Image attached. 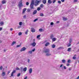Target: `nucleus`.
<instances>
[{
    "label": "nucleus",
    "instance_id": "obj_50",
    "mask_svg": "<svg viewBox=\"0 0 79 79\" xmlns=\"http://www.w3.org/2000/svg\"><path fill=\"white\" fill-rule=\"evenodd\" d=\"M35 48L33 49V50H32V52H34V51H35Z\"/></svg>",
    "mask_w": 79,
    "mask_h": 79
},
{
    "label": "nucleus",
    "instance_id": "obj_16",
    "mask_svg": "<svg viewBox=\"0 0 79 79\" xmlns=\"http://www.w3.org/2000/svg\"><path fill=\"white\" fill-rule=\"evenodd\" d=\"M2 76H5V72H3L2 73Z\"/></svg>",
    "mask_w": 79,
    "mask_h": 79
},
{
    "label": "nucleus",
    "instance_id": "obj_64",
    "mask_svg": "<svg viewBox=\"0 0 79 79\" xmlns=\"http://www.w3.org/2000/svg\"><path fill=\"white\" fill-rule=\"evenodd\" d=\"M77 44H79V41L78 42V43H77Z\"/></svg>",
    "mask_w": 79,
    "mask_h": 79
},
{
    "label": "nucleus",
    "instance_id": "obj_5",
    "mask_svg": "<svg viewBox=\"0 0 79 79\" xmlns=\"http://www.w3.org/2000/svg\"><path fill=\"white\" fill-rule=\"evenodd\" d=\"M63 66V64H61L60 65V68H62V69H63V68H64V69H66V66H64L63 67H62Z\"/></svg>",
    "mask_w": 79,
    "mask_h": 79
},
{
    "label": "nucleus",
    "instance_id": "obj_54",
    "mask_svg": "<svg viewBox=\"0 0 79 79\" xmlns=\"http://www.w3.org/2000/svg\"><path fill=\"white\" fill-rule=\"evenodd\" d=\"M50 25H53V22H51V23H50Z\"/></svg>",
    "mask_w": 79,
    "mask_h": 79
},
{
    "label": "nucleus",
    "instance_id": "obj_29",
    "mask_svg": "<svg viewBox=\"0 0 79 79\" xmlns=\"http://www.w3.org/2000/svg\"><path fill=\"white\" fill-rule=\"evenodd\" d=\"M63 20H64V21H66V20H67V18L64 17H63Z\"/></svg>",
    "mask_w": 79,
    "mask_h": 79
},
{
    "label": "nucleus",
    "instance_id": "obj_7",
    "mask_svg": "<svg viewBox=\"0 0 79 79\" xmlns=\"http://www.w3.org/2000/svg\"><path fill=\"white\" fill-rule=\"evenodd\" d=\"M16 73V71L15 70H14L11 73V76L13 77V74L15 73Z\"/></svg>",
    "mask_w": 79,
    "mask_h": 79
},
{
    "label": "nucleus",
    "instance_id": "obj_52",
    "mask_svg": "<svg viewBox=\"0 0 79 79\" xmlns=\"http://www.w3.org/2000/svg\"><path fill=\"white\" fill-rule=\"evenodd\" d=\"M21 26H19L18 27V29H19L20 28H21Z\"/></svg>",
    "mask_w": 79,
    "mask_h": 79
},
{
    "label": "nucleus",
    "instance_id": "obj_45",
    "mask_svg": "<svg viewBox=\"0 0 79 79\" xmlns=\"http://www.w3.org/2000/svg\"><path fill=\"white\" fill-rule=\"evenodd\" d=\"M58 3H59V4H61V1H58Z\"/></svg>",
    "mask_w": 79,
    "mask_h": 79
},
{
    "label": "nucleus",
    "instance_id": "obj_57",
    "mask_svg": "<svg viewBox=\"0 0 79 79\" xmlns=\"http://www.w3.org/2000/svg\"><path fill=\"white\" fill-rule=\"evenodd\" d=\"M2 29H3L2 27H0V31H1L2 30Z\"/></svg>",
    "mask_w": 79,
    "mask_h": 79
},
{
    "label": "nucleus",
    "instance_id": "obj_6",
    "mask_svg": "<svg viewBox=\"0 0 79 79\" xmlns=\"http://www.w3.org/2000/svg\"><path fill=\"white\" fill-rule=\"evenodd\" d=\"M31 31L32 32H35V30L34 28H31Z\"/></svg>",
    "mask_w": 79,
    "mask_h": 79
},
{
    "label": "nucleus",
    "instance_id": "obj_1",
    "mask_svg": "<svg viewBox=\"0 0 79 79\" xmlns=\"http://www.w3.org/2000/svg\"><path fill=\"white\" fill-rule=\"evenodd\" d=\"M39 2H40L37 1V0L32 1L30 5V8L31 9V10H32V9H35V8L34 7V5H35V6H37V5H39L38 3Z\"/></svg>",
    "mask_w": 79,
    "mask_h": 79
},
{
    "label": "nucleus",
    "instance_id": "obj_38",
    "mask_svg": "<svg viewBox=\"0 0 79 79\" xmlns=\"http://www.w3.org/2000/svg\"><path fill=\"white\" fill-rule=\"evenodd\" d=\"M71 45V44L70 43H69V45H68V46H67V47H70Z\"/></svg>",
    "mask_w": 79,
    "mask_h": 79
},
{
    "label": "nucleus",
    "instance_id": "obj_60",
    "mask_svg": "<svg viewBox=\"0 0 79 79\" xmlns=\"http://www.w3.org/2000/svg\"><path fill=\"white\" fill-rule=\"evenodd\" d=\"M69 71H71V69L70 68H69Z\"/></svg>",
    "mask_w": 79,
    "mask_h": 79
},
{
    "label": "nucleus",
    "instance_id": "obj_18",
    "mask_svg": "<svg viewBox=\"0 0 79 79\" xmlns=\"http://www.w3.org/2000/svg\"><path fill=\"white\" fill-rule=\"evenodd\" d=\"M23 71H24V72H26L27 70V68L25 67L23 69Z\"/></svg>",
    "mask_w": 79,
    "mask_h": 79
},
{
    "label": "nucleus",
    "instance_id": "obj_61",
    "mask_svg": "<svg viewBox=\"0 0 79 79\" xmlns=\"http://www.w3.org/2000/svg\"><path fill=\"white\" fill-rule=\"evenodd\" d=\"M10 73V71H8V72L7 73L8 74L9 73Z\"/></svg>",
    "mask_w": 79,
    "mask_h": 79
},
{
    "label": "nucleus",
    "instance_id": "obj_32",
    "mask_svg": "<svg viewBox=\"0 0 79 79\" xmlns=\"http://www.w3.org/2000/svg\"><path fill=\"white\" fill-rule=\"evenodd\" d=\"M21 76V73H19L17 74V77H19V76Z\"/></svg>",
    "mask_w": 79,
    "mask_h": 79
},
{
    "label": "nucleus",
    "instance_id": "obj_8",
    "mask_svg": "<svg viewBox=\"0 0 79 79\" xmlns=\"http://www.w3.org/2000/svg\"><path fill=\"white\" fill-rule=\"evenodd\" d=\"M36 45V43H35V42H34L33 43L31 44V46H33V47H35Z\"/></svg>",
    "mask_w": 79,
    "mask_h": 79
},
{
    "label": "nucleus",
    "instance_id": "obj_36",
    "mask_svg": "<svg viewBox=\"0 0 79 79\" xmlns=\"http://www.w3.org/2000/svg\"><path fill=\"white\" fill-rule=\"evenodd\" d=\"M70 62H71V60H70V59H69L68 60L67 63H70Z\"/></svg>",
    "mask_w": 79,
    "mask_h": 79
},
{
    "label": "nucleus",
    "instance_id": "obj_47",
    "mask_svg": "<svg viewBox=\"0 0 79 79\" xmlns=\"http://www.w3.org/2000/svg\"><path fill=\"white\" fill-rule=\"evenodd\" d=\"M76 57H75V56H74V57H73V60H75V59H76Z\"/></svg>",
    "mask_w": 79,
    "mask_h": 79
},
{
    "label": "nucleus",
    "instance_id": "obj_41",
    "mask_svg": "<svg viewBox=\"0 0 79 79\" xmlns=\"http://www.w3.org/2000/svg\"><path fill=\"white\" fill-rule=\"evenodd\" d=\"M38 20V19H36L34 20V22H35V21H37Z\"/></svg>",
    "mask_w": 79,
    "mask_h": 79
},
{
    "label": "nucleus",
    "instance_id": "obj_42",
    "mask_svg": "<svg viewBox=\"0 0 79 79\" xmlns=\"http://www.w3.org/2000/svg\"><path fill=\"white\" fill-rule=\"evenodd\" d=\"M40 35H38L37 37V39H39V38L40 37Z\"/></svg>",
    "mask_w": 79,
    "mask_h": 79
},
{
    "label": "nucleus",
    "instance_id": "obj_14",
    "mask_svg": "<svg viewBox=\"0 0 79 79\" xmlns=\"http://www.w3.org/2000/svg\"><path fill=\"white\" fill-rule=\"evenodd\" d=\"M28 32H29V30H28V29H27L25 32V34L26 35H27V33H28Z\"/></svg>",
    "mask_w": 79,
    "mask_h": 79
},
{
    "label": "nucleus",
    "instance_id": "obj_53",
    "mask_svg": "<svg viewBox=\"0 0 79 79\" xmlns=\"http://www.w3.org/2000/svg\"><path fill=\"white\" fill-rule=\"evenodd\" d=\"M20 46H21L20 45H17V47H20Z\"/></svg>",
    "mask_w": 79,
    "mask_h": 79
},
{
    "label": "nucleus",
    "instance_id": "obj_15",
    "mask_svg": "<svg viewBox=\"0 0 79 79\" xmlns=\"http://www.w3.org/2000/svg\"><path fill=\"white\" fill-rule=\"evenodd\" d=\"M1 26H3L4 24V22H1L0 23Z\"/></svg>",
    "mask_w": 79,
    "mask_h": 79
},
{
    "label": "nucleus",
    "instance_id": "obj_25",
    "mask_svg": "<svg viewBox=\"0 0 79 79\" xmlns=\"http://www.w3.org/2000/svg\"><path fill=\"white\" fill-rule=\"evenodd\" d=\"M16 44V42L14 41L11 44L12 46H13V45H14V44Z\"/></svg>",
    "mask_w": 79,
    "mask_h": 79
},
{
    "label": "nucleus",
    "instance_id": "obj_62",
    "mask_svg": "<svg viewBox=\"0 0 79 79\" xmlns=\"http://www.w3.org/2000/svg\"><path fill=\"white\" fill-rule=\"evenodd\" d=\"M13 30V28H11L10 29V31H12Z\"/></svg>",
    "mask_w": 79,
    "mask_h": 79
},
{
    "label": "nucleus",
    "instance_id": "obj_59",
    "mask_svg": "<svg viewBox=\"0 0 79 79\" xmlns=\"http://www.w3.org/2000/svg\"><path fill=\"white\" fill-rule=\"evenodd\" d=\"M27 76L25 77L24 79H27Z\"/></svg>",
    "mask_w": 79,
    "mask_h": 79
},
{
    "label": "nucleus",
    "instance_id": "obj_40",
    "mask_svg": "<svg viewBox=\"0 0 79 79\" xmlns=\"http://www.w3.org/2000/svg\"><path fill=\"white\" fill-rule=\"evenodd\" d=\"M27 11L28 12H30V11H31V10L30 9H28L27 10Z\"/></svg>",
    "mask_w": 79,
    "mask_h": 79
},
{
    "label": "nucleus",
    "instance_id": "obj_43",
    "mask_svg": "<svg viewBox=\"0 0 79 79\" xmlns=\"http://www.w3.org/2000/svg\"><path fill=\"white\" fill-rule=\"evenodd\" d=\"M22 35V33L21 32H19V35Z\"/></svg>",
    "mask_w": 79,
    "mask_h": 79
},
{
    "label": "nucleus",
    "instance_id": "obj_30",
    "mask_svg": "<svg viewBox=\"0 0 79 79\" xmlns=\"http://www.w3.org/2000/svg\"><path fill=\"white\" fill-rule=\"evenodd\" d=\"M72 40H72V39H70V40H69V44H71V42H72Z\"/></svg>",
    "mask_w": 79,
    "mask_h": 79
},
{
    "label": "nucleus",
    "instance_id": "obj_20",
    "mask_svg": "<svg viewBox=\"0 0 79 79\" xmlns=\"http://www.w3.org/2000/svg\"><path fill=\"white\" fill-rule=\"evenodd\" d=\"M6 3V1L5 0H3L2 2V4H4V3Z\"/></svg>",
    "mask_w": 79,
    "mask_h": 79
},
{
    "label": "nucleus",
    "instance_id": "obj_24",
    "mask_svg": "<svg viewBox=\"0 0 79 79\" xmlns=\"http://www.w3.org/2000/svg\"><path fill=\"white\" fill-rule=\"evenodd\" d=\"M62 62L63 63H65L66 62V60H65L64 59L63 60H62Z\"/></svg>",
    "mask_w": 79,
    "mask_h": 79
},
{
    "label": "nucleus",
    "instance_id": "obj_23",
    "mask_svg": "<svg viewBox=\"0 0 79 79\" xmlns=\"http://www.w3.org/2000/svg\"><path fill=\"white\" fill-rule=\"evenodd\" d=\"M26 10H27V9L26 8H24L23 10V13H24L25 12V11H26Z\"/></svg>",
    "mask_w": 79,
    "mask_h": 79
},
{
    "label": "nucleus",
    "instance_id": "obj_21",
    "mask_svg": "<svg viewBox=\"0 0 79 79\" xmlns=\"http://www.w3.org/2000/svg\"><path fill=\"white\" fill-rule=\"evenodd\" d=\"M19 70L21 71V72H23V68H21L19 69Z\"/></svg>",
    "mask_w": 79,
    "mask_h": 79
},
{
    "label": "nucleus",
    "instance_id": "obj_19",
    "mask_svg": "<svg viewBox=\"0 0 79 79\" xmlns=\"http://www.w3.org/2000/svg\"><path fill=\"white\" fill-rule=\"evenodd\" d=\"M55 45L53 44L52 45V48H55Z\"/></svg>",
    "mask_w": 79,
    "mask_h": 79
},
{
    "label": "nucleus",
    "instance_id": "obj_28",
    "mask_svg": "<svg viewBox=\"0 0 79 79\" xmlns=\"http://www.w3.org/2000/svg\"><path fill=\"white\" fill-rule=\"evenodd\" d=\"M52 42H55L56 40V38H53L52 39Z\"/></svg>",
    "mask_w": 79,
    "mask_h": 79
},
{
    "label": "nucleus",
    "instance_id": "obj_31",
    "mask_svg": "<svg viewBox=\"0 0 79 79\" xmlns=\"http://www.w3.org/2000/svg\"><path fill=\"white\" fill-rule=\"evenodd\" d=\"M40 7V8H43V7H44V5L42 4H41Z\"/></svg>",
    "mask_w": 79,
    "mask_h": 79
},
{
    "label": "nucleus",
    "instance_id": "obj_11",
    "mask_svg": "<svg viewBox=\"0 0 79 79\" xmlns=\"http://www.w3.org/2000/svg\"><path fill=\"white\" fill-rule=\"evenodd\" d=\"M50 45V43L48 42H47L45 44V46L46 47H47L48 46Z\"/></svg>",
    "mask_w": 79,
    "mask_h": 79
},
{
    "label": "nucleus",
    "instance_id": "obj_49",
    "mask_svg": "<svg viewBox=\"0 0 79 79\" xmlns=\"http://www.w3.org/2000/svg\"><path fill=\"white\" fill-rule=\"evenodd\" d=\"M27 62L28 63H29V62H30V59H28L27 60Z\"/></svg>",
    "mask_w": 79,
    "mask_h": 79
},
{
    "label": "nucleus",
    "instance_id": "obj_17",
    "mask_svg": "<svg viewBox=\"0 0 79 79\" xmlns=\"http://www.w3.org/2000/svg\"><path fill=\"white\" fill-rule=\"evenodd\" d=\"M71 48H68V50H67V51L68 52H71Z\"/></svg>",
    "mask_w": 79,
    "mask_h": 79
},
{
    "label": "nucleus",
    "instance_id": "obj_33",
    "mask_svg": "<svg viewBox=\"0 0 79 79\" xmlns=\"http://www.w3.org/2000/svg\"><path fill=\"white\" fill-rule=\"evenodd\" d=\"M22 24H23V22H19V25L20 26H21V25H22Z\"/></svg>",
    "mask_w": 79,
    "mask_h": 79
},
{
    "label": "nucleus",
    "instance_id": "obj_34",
    "mask_svg": "<svg viewBox=\"0 0 79 79\" xmlns=\"http://www.w3.org/2000/svg\"><path fill=\"white\" fill-rule=\"evenodd\" d=\"M40 7H38L37 9V10L38 11H40Z\"/></svg>",
    "mask_w": 79,
    "mask_h": 79
},
{
    "label": "nucleus",
    "instance_id": "obj_12",
    "mask_svg": "<svg viewBox=\"0 0 79 79\" xmlns=\"http://www.w3.org/2000/svg\"><path fill=\"white\" fill-rule=\"evenodd\" d=\"M43 3L44 4H46L47 3V0H43Z\"/></svg>",
    "mask_w": 79,
    "mask_h": 79
},
{
    "label": "nucleus",
    "instance_id": "obj_4",
    "mask_svg": "<svg viewBox=\"0 0 79 79\" xmlns=\"http://www.w3.org/2000/svg\"><path fill=\"white\" fill-rule=\"evenodd\" d=\"M26 48L24 47H23V48H22L20 52H24V51H25L26 50Z\"/></svg>",
    "mask_w": 79,
    "mask_h": 79
},
{
    "label": "nucleus",
    "instance_id": "obj_9",
    "mask_svg": "<svg viewBox=\"0 0 79 79\" xmlns=\"http://www.w3.org/2000/svg\"><path fill=\"white\" fill-rule=\"evenodd\" d=\"M37 11L36 10H34L33 12V15H35V14H37Z\"/></svg>",
    "mask_w": 79,
    "mask_h": 79
},
{
    "label": "nucleus",
    "instance_id": "obj_55",
    "mask_svg": "<svg viewBox=\"0 0 79 79\" xmlns=\"http://www.w3.org/2000/svg\"><path fill=\"white\" fill-rule=\"evenodd\" d=\"M77 2V0H74V2Z\"/></svg>",
    "mask_w": 79,
    "mask_h": 79
},
{
    "label": "nucleus",
    "instance_id": "obj_13",
    "mask_svg": "<svg viewBox=\"0 0 79 79\" xmlns=\"http://www.w3.org/2000/svg\"><path fill=\"white\" fill-rule=\"evenodd\" d=\"M46 53V56H50V55H52V54L51 53Z\"/></svg>",
    "mask_w": 79,
    "mask_h": 79
},
{
    "label": "nucleus",
    "instance_id": "obj_2",
    "mask_svg": "<svg viewBox=\"0 0 79 79\" xmlns=\"http://www.w3.org/2000/svg\"><path fill=\"white\" fill-rule=\"evenodd\" d=\"M43 51L45 53H50V49L48 48H44Z\"/></svg>",
    "mask_w": 79,
    "mask_h": 79
},
{
    "label": "nucleus",
    "instance_id": "obj_48",
    "mask_svg": "<svg viewBox=\"0 0 79 79\" xmlns=\"http://www.w3.org/2000/svg\"><path fill=\"white\" fill-rule=\"evenodd\" d=\"M26 5H29V2H27L26 3Z\"/></svg>",
    "mask_w": 79,
    "mask_h": 79
},
{
    "label": "nucleus",
    "instance_id": "obj_3",
    "mask_svg": "<svg viewBox=\"0 0 79 79\" xmlns=\"http://www.w3.org/2000/svg\"><path fill=\"white\" fill-rule=\"evenodd\" d=\"M18 5L19 8H21V7H23V5L22 2V0H21L20 1Z\"/></svg>",
    "mask_w": 79,
    "mask_h": 79
},
{
    "label": "nucleus",
    "instance_id": "obj_22",
    "mask_svg": "<svg viewBox=\"0 0 79 79\" xmlns=\"http://www.w3.org/2000/svg\"><path fill=\"white\" fill-rule=\"evenodd\" d=\"M48 3L49 4H51V3H52V2L51 1V0H48Z\"/></svg>",
    "mask_w": 79,
    "mask_h": 79
},
{
    "label": "nucleus",
    "instance_id": "obj_44",
    "mask_svg": "<svg viewBox=\"0 0 79 79\" xmlns=\"http://www.w3.org/2000/svg\"><path fill=\"white\" fill-rule=\"evenodd\" d=\"M2 69H3V67H2V66H1L0 67V70H2Z\"/></svg>",
    "mask_w": 79,
    "mask_h": 79
},
{
    "label": "nucleus",
    "instance_id": "obj_56",
    "mask_svg": "<svg viewBox=\"0 0 79 79\" xmlns=\"http://www.w3.org/2000/svg\"><path fill=\"white\" fill-rule=\"evenodd\" d=\"M66 65L67 66H69V64L68 63H67Z\"/></svg>",
    "mask_w": 79,
    "mask_h": 79
},
{
    "label": "nucleus",
    "instance_id": "obj_27",
    "mask_svg": "<svg viewBox=\"0 0 79 79\" xmlns=\"http://www.w3.org/2000/svg\"><path fill=\"white\" fill-rule=\"evenodd\" d=\"M53 37H54L53 36V35H51L50 36V38L51 39H53Z\"/></svg>",
    "mask_w": 79,
    "mask_h": 79
},
{
    "label": "nucleus",
    "instance_id": "obj_58",
    "mask_svg": "<svg viewBox=\"0 0 79 79\" xmlns=\"http://www.w3.org/2000/svg\"><path fill=\"white\" fill-rule=\"evenodd\" d=\"M61 2H64V0H60Z\"/></svg>",
    "mask_w": 79,
    "mask_h": 79
},
{
    "label": "nucleus",
    "instance_id": "obj_46",
    "mask_svg": "<svg viewBox=\"0 0 79 79\" xmlns=\"http://www.w3.org/2000/svg\"><path fill=\"white\" fill-rule=\"evenodd\" d=\"M16 70H19V68L18 67H17L16 68Z\"/></svg>",
    "mask_w": 79,
    "mask_h": 79
},
{
    "label": "nucleus",
    "instance_id": "obj_37",
    "mask_svg": "<svg viewBox=\"0 0 79 79\" xmlns=\"http://www.w3.org/2000/svg\"><path fill=\"white\" fill-rule=\"evenodd\" d=\"M52 2L53 3H55V2H56V0H53Z\"/></svg>",
    "mask_w": 79,
    "mask_h": 79
},
{
    "label": "nucleus",
    "instance_id": "obj_63",
    "mask_svg": "<svg viewBox=\"0 0 79 79\" xmlns=\"http://www.w3.org/2000/svg\"><path fill=\"white\" fill-rule=\"evenodd\" d=\"M77 79H79V76H78L77 78Z\"/></svg>",
    "mask_w": 79,
    "mask_h": 79
},
{
    "label": "nucleus",
    "instance_id": "obj_10",
    "mask_svg": "<svg viewBox=\"0 0 79 79\" xmlns=\"http://www.w3.org/2000/svg\"><path fill=\"white\" fill-rule=\"evenodd\" d=\"M32 69H30L29 70V73L30 74H31L32 73Z\"/></svg>",
    "mask_w": 79,
    "mask_h": 79
},
{
    "label": "nucleus",
    "instance_id": "obj_26",
    "mask_svg": "<svg viewBox=\"0 0 79 79\" xmlns=\"http://www.w3.org/2000/svg\"><path fill=\"white\" fill-rule=\"evenodd\" d=\"M39 31H40V32H43L44 30L42 28H40L39 29Z\"/></svg>",
    "mask_w": 79,
    "mask_h": 79
},
{
    "label": "nucleus",
    "instance_id": "obj_39",
    "mask_svg": "<svg viewBox=\"0 0 79 79\" xmlns=\"http://www.w3.org/2000/svg\"><path fill=\"white\" fill-rule=\"evenodd\" d=\"M28 53H30V54H32V51H31L28 52Z\"/></svg>",
    "mask_w": 79,
    "mask_h": 79
},
{
    "label": "nucleus",
    "instance_id": "obj_35",
    "mask_svg": "<svg viewBox=\"0 0 79 79\" xmlns=\"http://www.w3.org/2000/svg\"><path fill=\"white\" fill-rule=\"evenodd\" d=\"M40 16H43L44 15V14H43V13H41L40 14Z\"/></svg>",
    "mask_w": 79,
    "mask_h": 79
},
{
    "label": "nucleus",
    "instance_id": "obj_51",
    "mask_svg": "<svg viewBox=\"0 0 79 79\" xmlns=\"http://www.w3.org/2000/svg\"><path fill=\"white\" fill-rule=\"evenodd\" d=\"M26 18V15H24L23 16V18L24 19H25Z\"/></svg>",
    "mask_w": 79,
    "mask_h": 79
}]
</instances>
